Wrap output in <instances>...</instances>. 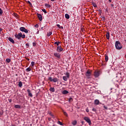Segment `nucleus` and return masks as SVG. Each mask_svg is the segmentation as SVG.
<instances>
[{
  "instance_id": "nucleus-33",
  "label": "nucleus",
  "mask_w": 126,
  "mask_h": 126,
  "mask_svg": "<svg viewBox=\"0 0 126 126\" xmlns=\"http://www.w3.org/2000/svg\"><path fill=\"white\" fill-rule=\"evenodd\" d=\"M63 112L64 116H65L66 117H67V113L64 111H63Z\"/></svg>"
},
{
  "instance_id": "nucleus-35",
  "label": "nucleus",
  "mask_w": 126,
  "mask_h": 126,
  "mask_svg": "<svg viewBox=\"0 0 126 126\" xmlns=\"http://www.w3.org/2000/svg\"><path fill=\"white\" fill-rule=\"evenodd\" d=\"M21 38H22V39H24V38H25V34H22Z\"/></svg>"
},
{
  "instance_id": "nucleus-29",
  "label": "nucleus",
  "mask_w": 126,
  "mask_h": 126,
  "mask_svg": "<svg viewBox=\"0 0 126 126\" xmlns=\"http://www.w3.org/2000/svg\"><path fill=\"white\" fill-rule=\"evenodd\" d=\"M69 102H72L73 101V99L72 97H70L68 99Z\"/></svg>"
},
{
  "instance_id": "nucleus-7",
  "label": "nucleus",
  "mask_w": 126,
  "mask_h": 126,
  "mask_svg": "<svg viewBox=\"0 0 126 126\" xmlns=\"http://www.w3.org/2000/svg\"><path fill=\"white\" fill-rule=\"evenodd\" d=\"M57 50L58 52H59V53H61V52H63V49L61 47V46H59L57 47Z\"/></svg>"
},
{
  "instance_id": "nucleus-55",
  "label": "nucleus",
  "mask_w": 126,
  "mask_h": 126,
  "mask_svg": "<svg viewBox=\"0 0 126 126\" xmlns=\"http://www.w3.org/2000/svg\"><path fill=\"white\" fill-rule=\"evenodd\" d=\"M125 42L126 43V39L125 40Z\"/></svg>"
},
{
  "instance_id": "nucleus-52",
  "label": "nucleus",
  "mask_w": 126,
  "mask_h": 126,
  "mask_svg": "<svg viewBox=\"0 0 126 126\" xmlns=\"http://www.w3.org/2000/svg\"><path fill=\"white\" fill-rule=\"evenodd\" d=\"M110 2H112V0H108Z\"/></svg>"
},
{
  "instance_id": "nucleus-43",
  "label": "nucleus",
  "mask_w": 126,
  "mask_h": 126,
  "mask_svg": "<svg viewBox=\"0 0 126 126\" xmlns=\"http://www.w3.org/2000/svg\"><path fill=\"white\" fill-rule=\"evenodd\" d=\"M86 112H87V113H89V109H87L86 110Z\"/></svg>"
},
{
  "instance_id": "nucleus-37",
  "label": "nucleus",
  "mask_w": 126,
  "mask_h": 126,
  "mask_svg": "<svg viewBox=\"0 0 126 126\" xmlns=\"http://www.w3.org/2000/svg\"><path fill=\"white\" fill-rule=\"evenodd\" d=\"M34 27L35 28H38V27H39V25L38 24H36L34 26Z\"/></svg>"
},
{
  "instance_id": "nucleus-25",
  "label": "nucleus",
  "mask_w": 126,
  "mask_h": 126,
  "mask_svg": "<svg viewBox=\"0 0 126 126\" xmlns=\"http://www.w3.org/2000/svg\"><path fill=\"white\" fill-rule=\"evenodd\" d=\"M51 35H52V32H49L47 34V36H48V37L51 36Z\"/></svg>"
},
{
  "instance_id": "nucleus-11",
  "label": "nucleus",
  "mask_w": 126,
  "mask_h": 126,
  "mask_svg": "<svg viewBox=\"0 0 126 126\" xmlns=\"http://www.w3.org/2000/svg\"><path fill=\"white\" fill-rule=\"evenodd\" d=\"M27 92H28V93L29 94V96H30V97H33V94H32L31 93V91H30V90L28 89Z\"/></svg>"
},
{
  "instance_id": "nucleus-14",
  "label": "nucleus",
  "mask_w": 126,
  "mask_h": 126,
  "mask_svg": "<svg viewBox=\"0 0 126 126\" xmlns=\"http://www.w3.org/2000/svg\"><path fill=\"white\" fill-rule=\"evenodd\" d=\"M106 36V38H107V40H109L110 39V32H107Z\"/></svg>"
},
{
  "instance_id": "nucleus-18",
  "label": "nucleus",
  "mask_w": 126,
  "mask_h": 126,
  "mask_svg": "<svg viewBox=\"0 0 126 126\" xmlns=\"http://www.w3.org/2000/svg\"><path fill=\"white\" fill-rule=\"evenodd\" d=\"M67 78H68L66 76H63V79L64 80V81H67Z\"/></svg>"
},
{
  "instance_id": "nucleus-23",
  "label": "nucleus",
  "mask_w": 126,
  "mask_h": 126,
  "mask_svg": "<svg viewBox=\"0 0 126 126\" xmlns=\"http://www.w3.org/2000/svg\"><path fill=\"white\" fill-rule=\"evenodd\" d=\"M18 86L19 87H22V82L21 81L19 82Z\"/></svg>"
},
{
  "instance_id": "nucleus-41",
  "label": "nucleus",
  "mask_w": 126,
  "mask_h": 126,
  "mask_svg": "<svg viewBox=\"0 0 126 126\" xmlns=\"http://www.w3.org/2000/svg\"><path fill=\"white\" fill-rule=\"evenodd\" d=\"M92 111H93L94 112H96V110L95 108H93Z\"/></svg>"
},
{
  "instance_id": "nucleus-21",
  "label": "nucleus",
  "mask_w": 126,
  "mask_h": 126,
  "mask_svg": "<svg viewBox=\"0 0 126 126\" xmlns=\"http://www.w3.org/2000/svg\"><path fill=\"white\" fill-rule=\"evenodd\" d=\"M57 27H58V28H59L60 29H63V27H61V25H60L59 24H57Z\"/></svg>"
},
{
  "instance_id": "nucleus-6",
  "label": "nucleus",
  "mask_w": 126,
  "mask_h": 126,
  "mask_svg": "<svg viewBox=\"0 0 126 126\" xmlns=\"http://www.w3.org/2000/svg\"><path fill=\"white\" fill-rule=\"evenodd\" d=\"M54 57L58 58V59H61V55H60V53H54Z\"/></svg>"
},
{
  "instance_id": "nucleus-8",
  "label": "nucleus",
  "mask_w": 126,
  "mask_h": 126,
  "mask_svg": "<svg viewBox=\"0 0 126 126\" xmlns=\"http://www.w3.org/2000/svg\"><path fill=\"white\" fill-rule=\"evenodd\" d=\"M86 75L88 77H89L90 76H91V72L90 70H88L87 72L86 73Z\"/></svg>"
},
{
  "instance_id": "nucleus-54",
  "label": "nucleus",
  "mask_w": 126,
  "mask_h": 126,
  "mask_svg": "<svg viewBox=\"0 0 126 126\" xmlns=\"http://www.w3.org/2000/svg\"><path fill=\"white\" fill-rule=\"evenodd\" d=\"M51 1H55V0H51Z\"/></svg>"
},
{
  "instance_id": "nucleus-31",
  "label": "nucleus",
  "mask_w": 126,
  "mask_h": 126,
  "mask_svg": "<svg viewBox=\"0 0 126 126\" xmlns=\"http://www.w3.org/2000/svg\"><path fill=\"white\" fill-rule=\"evenodd\" d=\"M35 64V62H32L31 63V65H32V66H34V65Z\"/></svg>"
},
{
  "instance_id": "nucleus-39",
  "label": "nucleus",
  "mask_w": 126,
  "mask_h": 126,
  "mask_svg": "<svg viewBox=\"0 0 126 126\" xmlns=\"http://www.w3.org/2000/svg\"><path fill=\"white\" fill-rule=\"evenodd\" d=\"M103 108H104V109H105V110H108V107L105 105L103 106Z\"/></svg>"
},
{
  "instance_id": "nucleus-45",
  "label": "nucleus",
  "mask_w": 126,
  "mask_h": 126,
  "mask_svg": "<svg viewBox=\"0 0 126 126\" xmlns=\"http://www.w3.org/2000/svg\"><path fill=\"white\" fill-rule=\"evenodd\" d=\"M26 46L27 47H29V44L27 43V44H26Z\"/></svg>"
},
{
  "instance_id": "nucleus-56",
  "label": "nucleus",
  "mask_w": 126,
  "mask_h": 126,
  "mask_svg": "<svg viewBox=\"0 0 126 126\" xmlns=\"http://www.w3.org/2000/svg\"><path fill=\"white\" fill-rule=\"evenodd\" d=\"M51 116H52V117H54V115H51Z\"/></svg>"
},
{
  "instance_id": "nucleus-15",
  "label": "nucleus",
  "mask_w": 126,
  "mask_h": 126,
  "mask_svg": "<svg viewBox=\"0 0 126 126\" xmlns=\"http://www.w3.org/2000/svg\"><path fill=\"white\" fill-rule=\"evenodd\" d=\"M99 103H100V101L98 99H95L94 100V104L95 105H99Z\"/></svg>"
},
{
  "instance_id": "nucleus-17",
  "label": "nucleus",
  "mask_w": 126,
  "mask_h": 126,
  "mask_svg": "<svg viewBox=\"0 0 126 126\" xmlns=\"http://www.w3.org/2000/svg\"><path fill=\"white\" fill-rule=\"evenodd\" d=\"M14 107L16 109H21V106L19 105H15Z\"/></svg>"
},
{
  "instance_id": "nucleus-34",
  "label": "nucleus",
  "mask_w": 126,
  "mask_h": 126,
  "mask_svg": "<svg viewBox=\"0 0 126 126\" xmlns=\"http://www.w3.org/2000/svg\"><path fill=\"white\" fill-rule=\"evenodd\" d=\"M2 13H3L2 9H1V8H0V14H2Z\"/></svg>"
},
{
  "instance_id": "nucleus-12",
  "label": "nucleus",
  "mask_w": 126,
  "mask_h": 126,
  "mask_svg": "<svg viewBox=\"0 0 126 126\" xmlns=\"http://www.w3.org/2000/svg\"><path fill=\"white\" fill-rule=\"evenodd\" d=\"M62 94H63V95H65L66 94H68V91L66 90H64L62 92Z\"/></svg>"
},
{
  "instance_id": "nucleus-2",
  "label": "nucleus",
  "mask_w": 126,
  "mask_h": 126,
  "mask_svg": "<svg viewBox=\"0 0 126 126\" xmlns=\"http://www.w3.org/2000/svg\"><path fill=\"white\" fill-rule=\"evenodd\" d=\"M84 120L89 124V126H91L92 125V123L91 122V120L90 118L87 117H84Z\"/></svg>"
},
{
  "instance_id": "nucleus-46",
  "label": "nucleus",
  "mask_w": 126,
  "mask_h": 126,
  "mask_svg": "<svg viewBox=\"0 0 126 126\" xmlns=\"http://www.w3.org/2000/svg\"><path fill=\"white\" fill-rule=\"evenodd\" d=\"M81 124H82V125H84V121H82L81 122Z\"/></svg>"
},
{
  "instance_id": "nucleus-44",
  "label": "nucleus",
  "mask_w": 126,
  "mask_h": 126,
  "mask_svg": "<svg viewBox=\"0 0 126 126\" xmlns=\"http://www.w3.org/2000/svg\"><path fill=\"white\" fill-rule=\"evenodd\" d=\"M2 32V29L0 28V33H1Z\"/></svg>"
},
{
  "instance_id": "nucleus-22",
  "label": "nucleus",
  "mask_w": 126,
  "mask_h": 126,
  "mask_svg": "<svg viewBox=\"0 0 126 126\" xmlns=\"http://www.w3.org/2000/svg\"><path fill=\"white\" fill-rule=\"evenodd\" d=\"M105 62H108V56H107V55H105Z\"/></svg>"
},
{
  "instance_id": "nucleus-16",
  "label": "nucleus",
  "mask_w": 126,
  "mask_h": 126,
  "mask_svg": "<svg viewBox=\"0 0 126 126\" xmlns=\"http://www.w3.org/2000/svg\"><path fill=\"white\" fill-rule=\"evenodd\" d=\"M77 124V121H76V120H74L72 122V125L73 126H76Z\"/></svg>"
},
{
  "instance_id": "nucleus-20",
  "label": "nucleus",
  "mask_w": 126,
  "mask_h": 126,
  "mask_svg": "<svg viewBox=\"0 0 126 126\" xmlns=\"http://www.w3.org/2000/svg\"><path fill=\"white\" fill-rule=\"evenodd\" d=\"M65 17L66 19H69V15H68V14H65Z\"/></svg>"
},
{
  "instance_id": "nucleus-1",
  "label": "nucleus",
  "mask_w": 126,
  "mask_h": 126,
  "mask_svg": "<svg viewBox=\"0 0 126 126\" xmlns=\"http://www.w3.org/2000/svg\"><path fill=\"white\" fill-rule=\"evenodd\" d=\"M115 47L117 50H122L123 49V46L121 42L119 41H116L115 42Z\"/></svg>"
},
{
  "instance_id": "nucleus-57",
  "label": "nucleus",
  "mask_w": 126,
  "mask_h": 126,
  "mask_svg": "<svg viewBox=\"0 0 126 126\" xmlns=\"http://www.w3.org/2000/svg\"><path fill=\"white\" fill-rule=\"evenodd\" d=\"M125 58H126V55H125Z\"/></svg>"
},
{
  "instance_id": "nucleus-3",
  "label": "nucleus",
  "mask_w": 126,
  "mask_h": 126,
  "mask_svg": "<svg viewBox=\"0 0 126 126\" xmlns=\"http://www.w3.org/2000/svg\"><path fill=\"white\" fill-rule=\"evenodd\" d=\"M48 80H49V81H51V82H54L55 83H56V82H58V78H52L51 77H49L48 78Z\"/></svg>"
},
{
  "instance_id": "nucleus-40",
  "label": "nucleus",
  "mask_w": 126,
  "mask_h": 126,
  "mask_svg": "<svg viewBox=\"0 0 126 126\" xmlns=\"http://www.w3.org/2000/svg\"><path fill=\"white\" fill-rule=\"evenodd\" d=\"M32 45H33V47H35V46H36V42H33Z\"/></svg>"
},
{
  "instance_id": "nucleus-51",
  "label": "nucleus",
  "mask_w": 126,
  "mask_h": 126,
  "mask_svg": "<svg viewBox=\"0 0 126 126\" xmlns=\"http://www.w3.org/2000/svg\"><path fill=\"white\" fill-rule=\"evenodd\" d=\"M111 6H112V7H114V4H112Z\"/></svg>"
},
{
  "instance_id": "nucleus-38",
  "label": "nucleus",
  "mask_w": 126,
  "mask_h": 126,
  "mask_svg": "<svg viewBox=\"0 0 126 126\" xmlns=\"http://www.w3.org/2000/svg\"><path fill=\"white\" fill-rule=\"evenodd\" d=\"M54 44L55 45H57V46H59V43H58L57 41L55 42Z\"/></svg>"
},
{
  "instance_id": "nucleus-28",
  "label": "nucleus",
  "mask_w": 126,
  "mask_h": 126,
  "mask_svg": "<svg viewBox=\"0 0 126 126\" xmlns=\"http://www.w3.org/2000/svg\"><path fill=\"white\" fill-rule=\"evenodd\" d=\"M26 71H31V68L30 67H28L27 69H26Z\"/></svg>"
},
{
  "instance_id": "nucleus-49",
  "label": "nucleus",
  "mask_w": 126,
  "mask_h": 126,
  "mask_svg": "<svg viewBox=\"0 0 126 126\" xmlns=\"http://www.w3.org/2000/svg\"><path fill=\"white\" fill-rule=\"evenodd\" d=\"M12 101V100H11V99H9V102H10V103H11V101Z\"/></svg>"
},
{
  "instance_id": "nucleus-32",
  "label": "nucleus",
  "mask_w": 126,
  "mask_h": 126,
  "mask_svg": "<svg viewBox=\"0 0 126 126\" xmlns=\"http://www.w3.org/2000/svg\"><path fill=\"white\" fill-rule=\"evenodd\" d=\"M42 11L43 12H44V13H47V11L46 10V9H42Z\"/></svg>"
},
{
  "instance_id": "nucleus-30",
  "label": "nucleus",
  "mask_w": 126,
  "mask_h": 126,
  "mask_svg": "<svg viewBox=\"0 0 126 126\" xmlns=\"http://www.w3.org/2000/svg\"><path fill=\"white\" fill-rule=\"evenodd\" d=\"M66 77H67L68 78H69V73L66 72Z\"/></svg>"
},
{
  "instance_id": "nucleus-9",
  "label": "nucleus",
  "mask_w": 126,
  "mask_h": 126,
  "mask_svg": "<svg viewBox=\"0 0 126 126\" xmlns=\"http://www.w3.org/2000/svg\"><path fill=\"white\" fill-rule=\"evenodd\" d=\"M37 17L39 19V20H40V21H42V20H43L42 15H41L40 14H37Z\"/></svg>"
},
{
  "instance_id": "nucleus-13",
  "label": "nucleus",
  "mask_w": 126,
  "mask_h": 126,
  "mask_svg": "<svg viewBox=\"0 0 126 126\" xmlns=\"http://www.w3.org/2000/svg\"><path fill=\"white\" fill-rule=\"evenodd\" d=\"M8 40L10 42H11V43H12V44H14V40H13V39L12 38L9 37Z\"/></svg>"
},
{
  "instance_id": "nucleus-5",
  "label": "nucleus",
  "mask_w": 126,
  "mask_h": 126,
  "mask_svg": "<svg viewBox=\"0 0 126 126\" xmlns=\"http://www.w3.org/2000/svg\"><path fill=\"white\" fill-rule=\"evenodd\" d=\"M21 36H22V33L20 32L18 34H15V36L17 39H18V40H20L21 39Z\"/></svg>"
},
{
  "instance_id": "nucleus-58",
  "label": "nucleus",
  "mask_w": 126,
  "mask_h": 126,
  "mask_svg": "<svg viewBox=\"0 0 126 126\" xmlns=\"http://www.w3.org/2000/svg\"><path fill=\"white\" fill-rule=\"evenodd\" d=\"M30 59H28V61H30Z\"/></svg>"
},
{
  "instance_id": "nucleus-4",
  "label": "nucleus",
  "mask_w": 126,
  "mask_h": 126,
  "mask_svg": "<svg viewBox=\"0 0 126 126\" xmlns=\"http://www.w3.org/2000/svg\"><path fill=\"white\" fill-rule=\"evenodd\" d=\"M20 31H22V32H25V33H28V30L24 27H21L20 28Z\"/></svg>"
},
{
  "instance_id": "nucleus-50",
  "label": "nucleus",
  "mask_w": 126,
  "mask_h": 126,
  "mask_svg": "<svg viewBox=\"0 0 126 126\" xmlns=\"http://www.w3.org/2000/svg\"><path fill=\"white\" fill-rule=\"evenodd\" d=\"M28 3H30V4H31V2H30V1H28Z\"/></svg>"
},
{
  "instance_id": "nucleus-47",
  "label": "nucleus",
  "mask_w": 126,
  "mask_h": 126,
  "mask_svg": "<svg viewBox=\"0 0 126 126\" xmlns=\"http://www.w3.org/2000/svg\"><path fill=\"white\" fill-rule=\"evenodd\" d=\"M102 20H105V17H102Z\"/></svg>"
},
{
  "instance_id": "nucleus-19",
  "label": "nucleus",
  "mask_w": 126,
  "mask_h": 126,
  "mask_svg": "<svg viewBox=\"0 0 126 126\" xmlns=\"http://www.w3.org/2000/svg\"><path fill=\"white\" fill-rule=\"evenodd\" d=\"M49 90L51 91V92H55V88H50Z\"/></svg>"
},
{
  "instance_id": "nucleus-48",
  "label": "nucleus",
  "mask_w": 126,
  "mask_h": 126,
  "mask_svg": "<svg viewBox=\"0 0 126 126\" xmlns=\"http://www.w3.org/2000/svg\"><path fill=\"white\" fill-rule=\"evenodd\" d=\"M0 116H2V113H1V112L0 111Z\"/></svg>"
},
{
  "instance_id": "nucleus-26",
  "label": "nucleus",
  "mask_w": 126,
  "mask_h": 126,
  "mask_svg": "<svg viewBox=\"0 0 126 126\" xmlns=\"http://www.w3.org/2000/svg\"><path fill=\"white\" fill-rule=\"evenodd\" d=\"M92 4H93L94 7H97V5L94 2H93Z\"/></svg>"
},
{
  "instance_id": "nucleus-36",
  "label": "nucleus",
  "mask_w": 126,
  "mask_h": 126,
  "mask_svg": "<svg viewBox=\"0 0 126 126\" xmlns=\"http://www.w3.org/2000/svg\"><path fill=\"white\" fill-rule=\"evenodd\" d=\"M59 125H60V126H63V123L61 122V121H58Z\"/></svg>"
},
{
  "instance_id": "nucleus-53",
  "label": "nucleus",
  "mask_w": 126,
  "mask_h": 126,
  "mask_svg": "<svg viewBox=\"0 0 126 126\" xmlns=\"http://www.w3.org/2000/svg\"><path fill=\"white\" fill-rule=\"evenodd\" d=\"M58 45H59V44L61 43V42L59 41V42H58Z\"/></svg>"
},
{
  "instance_id": "nucleus-42",
  "label": "nucleus",
  "mask_w": 126,
  "mask_h": 126,
  "mask_svg": "<svg viewBox=\"0 0 126 126\" xmlns=\"http://www.w3.org/2000/svg\"><path fill=\"white\" fill-rule=\"evenodd\" d=\"M98 11H99L100 13H102V11L101 10V9H99Z\"/></svg>"
},
{
  "instance_id": "nucleus-10",
  "label": "nucleus",
  "mask_w": 126,
  "mask_h": 126,
  "mask_svg": "<svg viewBox=\"0 0 126 126\" xmlns=\"http://www.w3.org/2000/svg\"><path fill=\"white\" fill-rule=\"evenodd\" d=\"M100 75V73L98 71H95L94 73V76L95 77H98Z\"/></svg>"
},
{
  "instance_id": "nucleus-27",
  "label": "nucleus",
  "mask_w": 126,
  "mask_h": 126,
  "mask_svg": "<svg viewBox=\"0 0 126 126\" xmlns=\"http://www.w3.org/2000/svg\"><path fill=\"white\" fill-rule=\"evenodd\" d=\"M10 61H11L10 59L7 58V59H6V62L7 63H10Z\"/></svg>"
},
{
  "instance_id": "nucleus-24",
  "label": "nucleus",
  "mask_w": 126,
  "mask_h": 126,
  "mask_svg": "<svg viewBox=\"0 0 126 126\" xmlns=\"http://www.w3.org/2000/svg\"><path fill=\"white\" fill-rule=\"evenodd\" d=\"M45 6H46V7H48L49 8H50L51 7V5H50L49 4H47L45 3Z\"/></svg>"
}]
</instances>
